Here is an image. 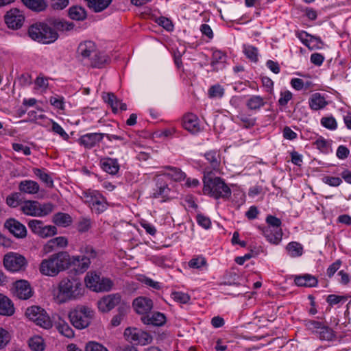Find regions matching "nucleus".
Wrapping results in <instances>:
<instances>
[{"label":"nucleus","instance_id":"obj_63","mask_svg":"<svg viewBox=\"0 0 351 351\" xmlns=\"http://www.w3.org/2000/svg\"><path fill=\"white\" fill-rule=\"evenodd\" d=\"M85 351H108L106 348H105L101 344L95 342L90 341L88 342L85 348Z\"/></svg>","mask_w":351,"mask_h":351},{"label":"nucleus","instance_id":"obj_28","mask_svg":"<svg viewBox=\"0 0 351 351\" xmlns=\"http://www.w3.org/2000/svg\"><path fill=\"white\" fill-rule=\"evenodd\" d=\"M294 282L299 287H314L317 285V279L310 274H304L302 276H296Z\"/></svg>","mask_w":351,"mask_h":351},{"label":"nucleus","instance_id":"obj_2","mask_svg":"<svg viewBox=\"0 0 351 351\" xmlns=\"http://www.w3.org/2000/svg\"><path fill=\"white\" fill-rule=\"evenodd\" d=\"M71 266V256L66 251H61L43 259L39 266L40 272L45 276L54 277Z\"/></svg>","mask_w":351,"mask_h":351},{"label":"nucleus","instance_id":"obj_43","mask_svg":"<svg viewBox=\"0 0 351 351\" xmlns=\"http://www.w3.org/2000/svg\"><path fill=\"white\" fill-rule=\"evenodd\" d=\"M29 346L34 351H43L45 349L44 341L39 336L34 337L29 340Z\"/></svg>","mask_w":351,"mask_h":351},{"label":"nucleus","instance_id":"obj_37","mask_svg":"<svg viewBox=\"0 0 351 351\" xmlns=\"http://www.w3.org/2000/svg\"><path fill=\"white\" fill-rule=\"evenodd\" d=\"M169 191V188L167 184L162 181L161 178H156V189L153 193V197L154 198H158L160 197H165L168 195V192Z\"/></svg>","mask_w":351,"mask_h":351},{"label":"nucleus","instance_id":"obj_23","mask_svg":"<svg viewBox=\"0 0 351 351\" xmlns=\"http://www.w3.org/2000/svg\"><path fill=\"white\" fill-rule=\"evenodd\" d=\"M261 230L267 240L272 244L277 245L282 240V230H276V229L271 227H265L262 228Z\"/></svg>","mask_w":351,"mask_h":351},{"label":"nucleus","instance_id":"obj_4","mask_svg":"<svg viewBox=\"0 0 351 351\" xmlns=\"http://www.w3.org/2000/svg\"><path fill=\"white\" fill-rule=\"evenodd\" d=\"M80 197L83 202L97 214H101L108 208V203L106 198L97 190H84L82 192Z\"/></svg>","mask_w":351,"mask_h":351},{"label":"nucleus","instance_id":"obj_29","mask_svg":"<svg viewBox=\"0 0 351 351\" xmlns=\"http://www.w3.org/2000/svg\"><path fill=\"white\" fill-rule=\"evenodd\" d=\"M14 313L12 301L6 296L0 293V315L10 316Z\"/></svg>","mask_w":351,"mask_h":351},{"label":"nucleus","instance_id":"obj_59","mask_svg":"<svg viewBox=\"0 0 351 351\" xmlns=\"http://www.w3.org/2000/svg\"><path fill=\"white\" fill-rule=\"evenodd\" d=\"M50 104L56 108L63 110L64 108V98L62 97L55 95L49 98Z\"/></svg>","mask_w":351,"mask_h":351},{"label":"nucleus","instance_id":"obj_49","mask_svg":"<svg viewBox=\"0 0 351 351\" xmlns=\"http://www.w3.org/2000/svg\"><path fill=\"white\" fill-rule=\"evenodd\" d=\"M54 209V205L50 202L40 204L38 206V217H44L48 215Z\"/></svg>","mask_w":351,"mask_h":351},{"label":"nucleus","instance_id":"obj_46","mask_svg":"<svg viewBox=\"0 0 351 351\" xmlns=\"http://www.w3.org/2000/svg\"><path fill=\"white\" fill-rule=\"evenodd\" d=\"M243 52L252 62H256L258 61V49L256 47L252 45H245Z\"/></svg>","mask_w":351,"mask_h":351},{"label":"nucleus","instance_id":"obj_10","mask_svg":"<svg viewBox=\"0 0 351 351\" xmlns=\"http://www.w3.org/2000/svg\"><path fill=\"white\" fill-rule=\"evenodd\" d=\"M5 267L12 272L19 271L25 268L27 261L25 258L17 253H10L3 259Z\"/></svg>","mask_w":351,"mask_h":351},{"label":"nucleus","instance_id":"obj_15","mask_svg":"<svg viewBox=\"0 0 351 351\" xmlns=\"http://www.w3.org/2000/svg\"><path fill=\"white\" fill-rule=\"evenodd\" d=\"M104 135V133L86 134L80 136L77 142L86 149H91L103 140Z\"/></svg>","mask_w":351,"mask_h":351},{"label":"nucleus","instance_id":"obj_36","mask_svg":"<svg viewBox=\"0 0 351 351\" xmlns=\"http://www.w3.org/2000/svg\"><path fill=\"white\" fill-rule=\"evenodd\" d=\"M23 4L28 8L36 11L41 12L46 9L47 3L45 0H21Z\"/></svg>","mask_w":351,"mask_h":351},{"label":"nucleus","instance_id":"obj_14","mask_svg":"<svg viewBox=\"0 0 351 351\" xmlns=\"http://www.w3.org/2000/svg\"><path fill=\"white\" fill-rule=\"evenodd\" d=\"M4 227L16 238L23 239L27 235L25 226L14 218L7 219L4 223Z\"/></svg>","mask_w":351,"mask_h":351},{"label":"nucleus","instance_id":"obj_11","mask_svg":"<svg viewBox=\"0 0 351 351\" xmlns=\"http://www.w3.org/2000/svg\"><path fill=\"white\" fill-rule=\"evenodd\" d=\"M121 301L119 293H112L102 297L97 301V307L99 311L107 313L119 305Z\"/></svg>","mask_w":351,"mask_h":351},{"label":"nucleus","instance_id":"obj_13","mask_svg":"<svg viewBox=\"0 0 351 351\" xmlns=\"http://www.w3.org/2000/svg\"><path fill=\"white\" fill-rule=\"evenodd\" d=\"M14 295L19 299L27 300L32 296L33 291L29 283L25 280H20L14 284Z\"/></svg>","mask_w":351,"mask_h":351},{"label":"nucleus","instance_id":"obj_12","mask_svg":"<svg viewBox=\"0 0 351 351\" xmlns=\"http://www.w3.org/2000/svg\"><path fill=\"white\" fill-rule=\"evenodd\" d=\"M25 17L17 8L11 9L5 15V22L9 28L18 29L21 27Z\"/></svg>","mask_w":351,"mask_h":351},{"label":"nucleus","instance_id":"obj_64","mask_svg":"<svg viewBox=\"0 0 351 351\" xmlns=\"http://www.w3.org/2000/svg\"><path fill=\"white\" fill-rule=\"evenodd\" d=\"M10 335L5 329L0 328V348H4L10 341Z\"/></svg>","mask_w":351,"mask_h":351},{"label":"nucleus","instance_id":"obj_7","mask_svg":"<svg viewBox=\"0 0 351 351\" xmlns=\"http://www.w3.org/2000/svg\"><path fill=\"white\" fill-rule=\"evenodd\" d=\"M304 324L307 330L316 335L322 341H332L335 335L333 330L323 322L312 319L304 320Z\"/></svg>","mask_w":351,"mask_h":351},{"label":"nucleus","instance_id":"obj_56","mask_svg":"<svg viewBox=\"0 0 351 351\" xmlns=\"http://www.w3.org/2000/svg\"><path fill=\"white\" fill-rule=\"evenodd\" d=\"M266 222L268 224L267 227H271L276 229V230L281 229V220L279 218L276 217L273 215H268L266 218Z\"/></svg>","mask_w":351,"mask_h":351},{"label":"nucleus","instance_id":"obj_38","mask_svg":"<svg viewBox=\"0 0 351 351\" xmlns=\"http://www.w3.org/2000/svg\"><path fill=\"white\" fill-rule=\"evenodd\" d=\"M265 104L264 99L259 95H253L250 97L246 101V106L252 110H259Z\"/></svg>","mask_w":351,"mask_h":351},{"label":"nucleus","instance_id":"obj_50","mask_svg":"<svg viewBox=\"0 0 351 351\" xmlns=\"http://www.w3.org/2000/svg\"><path fill=\"white\" fill-rule=\"evenodd\" d=\"M313 145L316 147L321 152L328 153L330 144L322 136H319L314 143Z\"/></svg>","mask_w":351,"mask_h":351},{"label":"nucleus","instance_id":"obj_27","mask_svg":"<svg viewBox=\"0 0 351 351\" xmlns=\"http://www.w3.org/2000/svg\"><path fill=\"white\" fill-rule=\"evenodd\" d=\"M19 189L21 193L34 195L39 191L40 186L39 184L34 180H25L19 183Z\"/></svg>","mask_w":351,"mask_h":351},{"label":"nucleus","instance_id":"obj_41","mask_svg":"<svg viewBox=\"0 0 351 351\" xmlns=\"http://www.w3.org/2000/svg\"><path fill=\"white\" fill-rule=\"evenodd\" d=\"M132 335V340L137 341L138 343L142 345L150 343L153 339L152 335L146 332L134 331Z\"/></svg>","mask_w":351,"mask_h":351},{"label":"nucleus","instance_id":"obj_24","mask_svg":"<svg viewBox=\"0 0 351 351\" xmlns=\"http://www.w3.org/2000/svg\"><path fill=\"white\" fill-rule=\"evenodd\" d=\"M328 101L324 96L319 93L313 94L308 99L309 107L313 110H319L324 108L328 105Z\"/></svg>","mask_w":351,"mask_h":351},{"label":"nucleus","instance_id":"obj_31","mask_svg":"<svg viewBox=\"0 0 351 351\" xmlns=\"http://www.w3.org/2000/svg\"><path fill=\"white\" fill-rule=\"evenodd\" d=\"M296 36L301 42L310 49H313L314 47V46L311 45L312 43H316V44L322 43L319 38L311 36L306 32H298L296 33Z\"/></svg>","mask_w":351,"mask_h":351},{"label":"nucleus","instance_id":"obj_8","mask_svg":"<svg viewBox=\"0 0 351 351\" xmlns=\"http://www.w3.org/2000/svg\"><path fill=\"white\" fill-rule=\"evenodd\" d=\"M25 315L38 326L45 329H49L52 327V322L45 311L38 306H32L27 308L25 311Z\"/></svg>","mask_w":351,"mask_h":351},{"label":"nucleus","instance_id":"obj_33","mask_svg":"<svg viewBox=\"0 0 351 351\" xmlns=\"http://www.w3.org/2000/svg\"><path fill=\"white\" fill-rule=\"evenodd\" d=\"M52 221L58 226L67 227L71 224L72 217L67 213H58L53 216Z\"/></svg>","mask_w":351,"mask_h":351},{"label":"nucleus","instance_id":"obj_40","mask_svg":"<svg viewBox=\"0 0 351 351\" xmlns=\"http://www.w3.org/2000/svg\"><path fill=\"white\" fill-rule=\"evenodd\" d=\"M33 172L47 187L52 188L53 186V181L52 178L43 170L38 168H34Z\"/></svg>","mask_w":351,"mask_h":351},{"label":"nucleus","instance_id":"obj_22","mask_svg":"<svg viewBox=\"0 0 351 351\" xmlns=\"http://www.w3.org/2000/svg\"><path fill=\"white\" fill-rule=\"evenodd\" d=\"M99 163L102 170L111 175H116L120 169L116 158H104L100 160Z\"/></svg>","mask_w":351,"mask_h":351},{"label":"nucleus","instance_id":"obj_55","mask_svg":"<svg viewBox=\"0 0 351 351\" xmlns=\"http://www.w3.org/2000/svg\"><path fill=\"white\" fill-rule=\"evenodd\" d=\"M21 201V193H14L8 195L6 198L7 204L12 208L17 207Z\"/></svg>","mask_w":351,"mask_h":351},{"label":"nucleus","instance_id":"obj_58","mask_svg":"<svg viewBox=\"0 0 351 351\" xmlns=\"http://www.w3.org/2000/svg\"><path fill=\"white\" fill-rule=\"evenodd\" d=\"M43 226V222L37 219H32L28 222V226L35 234L39 235Z\"/></svg>","mask_w":351,"mask_h":351},{"label":"nucleus","instance_id":"obj_18","mask_svg":"<svg viewBox=\"0 0 351 351\" xmlns=\"http://www.w3.org/2000/svg\"><path fill=\"white\" fill-rule=\"evenodd\" d=\"M182 125L184 129L192 134H197L201 130L199 119L193 113H188L183 117Z\"/></svg>","mask_w":351,"mask_h":351},{"label":"nucleus","instance_id":"obj_34","mask_svg":"<svg viewBox=\"0 0 351 351\" xmlns=\"http://www.w3.org/2000/svg\"><path fill=\"white\" fill-rule=\"evenodd\" d=\"M238 123L244 128H251L256 124V119L243 112H239L237 115Z\"/></svg>","mask_w":351,"mask_h":351},{"label":"nucleus","instance_id":"obj_19","mask_svg":"<svg viewBox=\"0 0 351 351\" xmlns=\"http://www.w3.org/2000/svg\"><path fill=\"white\" fill-rule=\"evenodd\" d=\"M102 97L104 101L110 106L114 113H117L119 110L121 111L127 110L126 104L122 102V101L118 99L114 93H104Z\"/></svg>","mask_w":351,"mask_h":351},{"label":"nucleus","instance_id":"obj_3","mask_svg":"<svg viewBox=\"0 0 351 351\" xmlns=\"http://www.w3.org/2000/svg\"><path fill=\"white\" fill-rule=\"evenodd\" d=\"M204 194H207L215 199H228L231 196V189L219 177L213 176L211 171L204 170Z\"/></svg>","mask_w":351,"mask_h":351},{"label":"nucleus","instance_id":"obj_25","mask_svg":"<svg viewBox=\"0 0 351 351\" xmlns=\"http://www.w3.org/2000/svg\"><path fill=\"white\" fill-rule=\"evenodd\" d=\"M90 263L88 258H82L81 256L71 257V265H73L76 272L80 274L84 273L89 268Z\"/></svg>","mask_w":351,"mask_h":351},{"label":"nucleus","instance_id":"obj_1","mask_svg":"<svg viewBox=\"0 0 351 351\" xmlns=\"http://www.w3.org/2000/svg\"><path fill=\"white\" fill-rule=\"evenodd\" d=\"M47 23H36L31 25L28 30L29 37L38 42L45 44L53 43L58 38V31H71L75 25L72 22L51 17L47 20Z\"/></svg>","mask_w":351,"mask_h":351},{"label":"nucleus","instance_id":"obj_6","mask_svg":"<svg viewBox=\"0 0 351 351\" xmlns=\"http://www.w3.org/2000/svg\"><path fill=\"white\" fill-rule=\"evenodd\" d=\"M94 317V311L86 306H79L71 311L69 317L72 325L77 329L87 328Z\"/></svg>","mask_w":351,"mask_h":351},{"label":"nucleus","instance_id":"obj_52","mask_svg":"<svg viewBox=\"0 0 351 351\" xmlns=\"http://www.w3.org/2000/svg\"><path fill=\"white\" fill-rule=\"evenodd\" d=\"M205 265H206V260L202 256L193 258L189 262V266L191 268L200 269L202 267Z\"/></svg>","mask_w":351,"mask_h":351},{"label":"nucleus","instance_id":"obj_61","mask_svg":"<svg viewBox=\"0 0 351 351\" xmlns=\"http://www.w3.org/2000/svg\"><path fill=\"white\" fill-rule=\"evenodd\" d=\"M322 182L331 186H338L341 184L342 180L339 177H332L326 176L322 178Z\"/></svg>","mask_w":351,"mask_h":351},{"label":"nucleus","instance_id":"obj_20","mask_svg":"<svg viewBox=\"0 0 351 351\" xmlns=\"http://www.w3.org/2000/svg\"><path fill=\"white\" fill-rule=\"evenodd\" d=\"M97 50L95 44L90 40L81 43L77 47V54L82 60L88 59L95 53Z\"/></svg>","mask_w":351,"mask_h":351},{"label":"nucleus","instance_id":"obj_44","mask_svg":"<svg viewBox=\"0 0 351 351\" xmlns=\"http://www.w3.org/2000/svg\"><path fill=\"white\" fill-rule=\"evenodd\" d=\"M165 168L170 171L167 175L175 181H181L185 178V173L180 169L171 166H166Z\"/></svg>","mask_w":351,"mask_h":351},{"label":"nucleus","instance_id":"obj_30","mask_svg":"<svg viewBox=\"0 0 351 351\" xmlns=\"http://www.w3.org/2000/svg\"><path fill=\"white\" fill-rule=\"evenodd\" d=\"M39 202L37 201H26L21 206V210L26 215L38 217Z\"/></svg>","mask_w":351,"mask_h":351},{"label":"nucleus","instance_id":"obj_57","mask_svg":"<svg viewBox=\"0 0 351 351\" xmlns=\"http://www.w3.org/2000/svg\"><path fill=\"white\" fill-rule=\"evenodd\" d=\"M57 233V228L53 226H43L39 236L48 237L55 235Z\"/></svg>","mask_w":351,"mask_h":351},{"label":"nucleus","instance_id":"obj_62","mask_svg":"<svg viewBox=\"0 0 351 351\" xmlns=\"http://www.w3.org/2000/svg\"><path fill=\"white\" fill-rule=\"evenodd\" d=\"M52 131L59 134L64 140L67 141L69 138V134L64 129L56 122L52 121Z\"/></svg>","mask_w":351,"mask_h":351},{"label":"nucleus","instance_id":"obj_21","mask_svg":"<svg viewBox=\"0 0 351 351\" xmlns=\"http://www.w3.org/2000/svg\"><path fill=\"white\" fill-rule=\"evenodd\" d=\"M141 321L145 324L161 326L165 324L166 317L163 313L155 312L151 315L147 313L142 316Z\"/></svg>","mask_w":351,"mask_h":351},{"label":"nucleus","instance_id":"obj_51","mask_svg":"<svg viewBox=\"0 0 351 351\" xmlns=\"http://www.w3.org/2000/svg\"><path fill=\"white\" fill-rule=\"evenodd\" d=\"M89 60L93 67H99L106 62V58L97 50H96L95 53Z\"/></svg>","mask_w":351,"mask_h":351},{"label":"nucleus","instance_id":"obj_32","mask_svg":"<svg viewBox=\"0 0 351 351\" xmlns=\"http://www.w3.org/2000/svg\"><path fill=\"white\" fill-rule=\"evenodd\" d=\"M68 14L71 19L75 21H84L87 16L86 10L78 5L71 7L68 10Z\"/></svg>","mask_w":351,"mask_h":351},{"label":"nucleus","instance_id":"obj_48","mask_svg":"<svg viewBox=\"0 0 351 351\" xmlns=\"http://www.w3.org/2000/svg\"><path fill=\"white\" fill-rule=\"evenodd\" d=\"M320 123L323 127L330 130H335L337 128V123L332 116L322 117Z\"/></svg>","mask_w":351,"mask_h":351},{"label":"nucleus","instance_id":"obj_47","mask_svg":"<svg viewBox=\"0 0 351 351\" xmlns=\"http://www.w3.org/2000/svg\"><path fill=\"white\" fill-rule=\"evenodd\" d=\"M210 98H221L224 95V88L219 84L211 86L208 91Z\"/></svg>","mask_w":351,"mask_h":351},{"label":"nucleus","instance_id":"obj_16","mask_svg":"<svg viewBox=\"0 0 351 351\" xmlns=\"http://www.w3.org/2000/svg\"><path fill=\"white\" fill-rule=\"evenodd\" d=\"M132 306L138 314L147 315L153 308V301L146 297H138L134 300Z\"/></svg>","mask_w":351,"mask_h":351},{"label":"nucleus","instance_id":"obj_5","mask_svg":"<svg viewBox=\"0 0 351 351\" xmlns=\"http://www.w3.org/2000/svg\"><path fill=\"white\" fill-rule=\"evenodd\" d=\"M82 291V285L77 278H63L58 285V297L62 302L77 298Z\"/></svg>","mask_w":351,"mask_h":351},{"label":"nucleus","instance_id":"obj_35","mask_svg":"<svg viewBox=\"0 0 351 351\" xmlns=\"http://www.w3.org/2000/svg\"><path fill=\"white\" fill-rule=\"evenodd\" d=\"M88 6L95 12H100L106 9L111 3L112 0H86Z\"/></svg>","mask_w":351,"mask_h":351},{"label":"nucleus","instance_id":"obj_17","mask_svg":"<svg viewBox=\"0 0 351 351\" xmlns=\"http://www.w3.org/2000/svg\"><path fill=\"white\" fill-rule=\"evenodd\" d=\"M68 245V240L64 237H58L49 240L44 245L42 252L44 254L51 253L58 249L65 248Z\"/></svg>","mask_w":351,"mask_h":351},{"label":"nucleus","instance_id":"obj_39","mask_svg":"<svg viewBox=\"0 0 351 351\" xmlns=\"http://www.w3.org/2000/svg\"><path fill=\"white\" fill-rule=\"evenodd\" d=\"M56 326L58 330L64 336L68 338H71L74 336L73 329L65 321L60 319L59 321L56 323Z\"/></svg>","mask_w":351,"mask_h":351},{"label":"nucleus","instance_id":"obj_26","mask_svg":"<svg viewBox=\"0 0 351 351\" xmlns=\"http://www.w3.org/2000/svg\"><path fill=\"white\" fill-rule=\"evenodd\" d=\"M204 157L207 161L206 164L209 165V167L215 171L219 170L221 165V157L218 152L215 150H210L205 153Z\"/></svg>","mask_w":351,"mask_h":351},{"label":"nucleus","instance_id":"obj_53","mask_svg":"<svg viewBox=\"0 0 351 351\" xmlns=\"http://www.w3.org/2000/svg\"><path fill=\"white\" fill-rule=\"evenodd\" d=\"M171 296L175 301L182 304H186L190 300V296L187 293L180 291H174Z\"/></svg>","mask_w":351,"mask_h":351},{"label":"nucleus","instance_id":"obj_42","mask_svg":"<svg viewBox=\"0 0 351 351\" xmlns=\"http://www.w3.org/2000/svg\"><path fill=\"white\" fill-rule=\"evenodd\" d=\"M286 250L291 257L300 256L303 253V247L298 242H290L287 245Z\"/></svg>","mask_w":351,"mask_h":351},{"label":"nucleus","instance_id":"obj_60","mask_svg":"<svg viewBox=\"0 0 351 351\" xmlns=\"http://www.w3.org/2000/svg\"><path fill=\"white\" fill-rule=\"evenodd\" d=\"M126 310L127 309L123 306L119 307V313L114 315L111 320V324L113 326H117L121 324Z\"/></svg>","mask_w":351,"mask_h":351},{"label":"nucleus","instance_id":"obj_9","mask_svg":"<svg viewBox=\"0 0 351 351\" xmlns=\"http://www.w3.org/2000/svg\"><path fill=\"white\" fill-rule=\"evenodd\" d=\"M99 280V274L96 271H89L86 274L84 281L86 287L93 291L102 292L109 291L111 290L113 282L112 280H106V283H103V286L97 285Z\"/></svg>","mask_w":351,"mask_h":351},{"label":"nucleus","instance_id":"obj_45","mask_svg":"<svg viewBox=\"0 0 351 351\" xmlns=\"http://www.w3.org/2000/svg\"><path fill=\"white\" fill-rule=\"evenodd\" d=\"M80 253L82 254V258H86L88 261H91V259H94L97 256V252L95 249L88 245H83L80 247Z\"/></svg>","mask_w":351,"mask_h":351},{"label":"nucleus","instance_id":"obj_54","mask_svg":"<svg viewBox=\"0 0 351 351\" xmlns=\"http://www.w3.org/2000/svg\"><path fill=\"white\" fill-rule=\"evenodd\" d=\"M226 60V54L219 50H215L212 55L211 65L214 66L219 62H225Z\"/></svg>","mask_w":351,"mask_h":351}]
</instances>
